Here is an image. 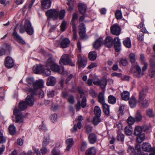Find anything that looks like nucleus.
I'll list each match as a JSON object with an SVG mask.
<instances>
[{
  "label": "nucleus",
  "mask_w": 155,
  "mask_h": 155,
  "mask_svg": "<svg viewBox=\"0 0 155 155\" xmlns=\"http://www.w3.org/2000/svg\"><path fill=\"white\" fill-rule=\"evenodd\" d=\"M26 80L27 85L29 87L33 86V88H31L30 90V92L32 95L37 94L38 90L43 87L44 82L41 80H37L34 82V80L33 77H28Z\"/></svg>",
  "instance_id": "nucleus-1"
},
{
  "label": "nucleus",
  "mask_w": 155,
  "mask_h": 155,
  "mask_svg": "<svg viewBox=\"0 0 155 155\" xmlns=\"http://www.w3.org/2000/svg\"><path fill=\"white\" fill-rule=\"evenodd\" d=\"M129 58L130 61L133 64V66L136 69V71L134 75L137 77H140L143 75V73H141V68L137 62H136L135 56L133 53H131L129 55Z\"/></svg>",
  "instance_id": "nucleus-2"
},
{
  "label": "nucleus",
  "mask_w": 155,
  "mask_h": 155,
  "mask_svg": "<svg viewBox=\"0 0 155 155\" xmlns=\"http://www.w3.org/2000/svg\"><path fill=\"white\" fill-rule=\"evenodd\" d=\"M27 107H15L13 110V114L15 116V121L17 123H22L24 122V117L21 111Z\"/></svg>",
  "instance_id": "nucleus-3"
},
{
  "label": "nucleus",
  "mask_w": 155,
  "mask_h": 155,
  "mask_svg": "<svg viewBox=\"0 0 155 155\" xmlns=\"http://www.w3.org/2000/svg\"><path fill=\"white\" fill-rule=\"evenodd\" d=\"M35 103V99L32 95H28L25 98V101H21L19 103V107H27L33 106Z\"/></svg>",
  "instance_id": "nucleus-4"
},
{
  "label": "nucleus",
  "mask_w": 155,
  "mask_h": 155,
  "mask_svg": "<svg viewBox=\"0 0 155 155\" xmlns=\"http://www.w3.org/2000/svg\"><path fill=\"white\" fill-rule=\"evenodd\" d=\"M59 64H61L69 65L72 66H75V64L73 63L70 58L68 54L63 55L60 59Z\"/></svg>",
  "instance_id": "nucleus-5"
},
{
  "label": "nucleus",
  "mask_w": 155,
  "mask_h": 155,
  "mask_svg": "<svg viewBox=\"0 0 155 155\" xmlns=\"http://www.w3.org/2000/svg\"><path fill=\"white\" fill-rule=\"evenodd\" d=\"M146 93L144 90H142L140 93L139 96V102L144 107L147 106L149 105V102L147 100H144L143 101L142 100L144 98Z\"/></svg>",
  "instance_id": "nucleus-6"
},
{
  "label": "nucleus",
  "mask_w": 155,
  "mask_h": 155,
  "mask_svg": "<svg viewBox=\"0 0 155 155\" xmlns=\"http://www.w3.org/2000/svg\"><path fill=\"white\" fill-rule=\"evenodd\" d=\"M50 68L52 71L56 72H58L61 73L63 75H67L68 74V72L64 70V68H62V70H60L59 65L55 62Z\"/></svg>",
  "instance_id": "nucleus-7"
},
{
  "label": "nucleus",
  "mask_w": 155,
  "mask_h": 155,
  "mask_svg": "<svg viewBox=\"0 0 155 155\" xmlns=\"http://www.w3.org/2000/svg\"><path fill=\"white\" fill-rule=\"evenodd\" d=\"M24 26L25 31L28 34L32 35L34 33V30L29 21L26 20L25 21Z\"/></svg>",
  "instance_id": "nucleus-8"
},
{
  "label": "nucleus",
  "mask_w": 155,
  "mask_h": 155,
  "mask_svg": "<svg viewBox=\"0 0 155 155\" xmlns=\"http://www.w3.org/2000/svg\"><path fill=\"white\" fill-rule=\"evenodd\" d=\"M46 14L48 18L56 19L58 17L59 11L54 9H50L46 12Z\"/></svg>",
  "instance_id": "nucleus-9"
},
{
  "label": "nucleus",
  "mask_w": 155,
  "mask_h": 155,
  "mask_svg": "<svg viewBox=\"0 0 155 155\" xmlns=\"http://www.w3.org/2000/svg\"><path fill=\"white\" fill-rule=\"evenodd\" d=\"M78 64L79 68H84L86 65L87 64V59L85 57L82 58L81 54H79L78 56Z\"/></svg>",
  "instance_id": "nucleus-10"
},
{
  "label": "nucleus",
  "mask_w": 155,
  "mask_h": 155,
  "mask_svg": "<svg viewBox=\"0 0 155 155\" xmlns=\"http://www.w3.org/2000/svg\"><path fill=\"white\" fill-rule=\"evenodd\" d=\"M110 31L111 33L116 35H119L120 33L121 29L117 24H115L110 28Z\"/></svg>",
  "instance_id": "nucleus-11"
},
{
  "label": "nucleus",
  "mask_w": 155,
  "mask_h": 155,
  "mask_svg": "<svg viewBox=\"0 0 155 155\" xmlns=\"http://www.w3.org/2000/svg\"><path fill=\"white\" fill-rule=\"evenodd\" d=\"M12 36L14 39L18 43L22 44H24L25 43V41L16 32L15 28L14 31L12 33Z\"/></svg>",
  "instance_id": "nucleus-12"
},
{
  "label": "nucleus",
  "mask_w": 155,
  "mask_h": 155,
  "mask_svg": "<svg viewBox=\"0 0 155 155\" xmlns=\"http://www.w3.org/2000/svg\"><path fill=\"white\" fill-rule=\"evenodd\" d=\"M114 44L115 50L117 52L119 51L121 49V43L120 40L118 38L116 37L114 39Z\"/></svg>",
  "instance_id": "nucleus-13"
},
{
  "label": "nucleus",
  "mask_w": 155,
  "mask_h": 155,
  "mask_svg": "<svg viewBox=\"0 0 155 155\" xmlns=\"http://www.w3.org/2000/svg\"><path fill=\"white\" fill-rule=\"evenodd\" d=\"M5 66L8 68H11L14 65L13 60L9 57H7L5 61Z\"/></svg>",
  "instance_id": "nucleus-14"
},
{
  "label": "nucleus",
  "mask_w": 155,
  "mask_h": 155,
  "mask_svg": "<svg viewBox=\"0 0 155 155\" xmlns=\"http://www.w3.org/2000/svg\"><path fill=\"white\" fill-rule=\"evenodd\" d=\"M79 35L82 38H84L85 36L86 32V28L83 23H81L79 26Z\"/></svg>",
  "instance_id": "nucleus-15"
},
{
  "label": "nucleus",
  "mask_w": 155,
  "mask_h": 155,
  "mask_svg": "<svg viewBox=\"0 0 155 155\" xmlns=\"http://www.w3.org/2000/svg\"><path fill=\"white\" fill-rule=\"evenodd\" d=\"M104 95V92H101L99 93L98 96L99 101L102 105L103 107H109L107 104L105 103Z\"/></svg>",
  "instance_id": "nucleus-16"
},
{
  "label": "nucleus",
  "mask_w": 155,
  "mask_h": 155,
  "mask_svg": "<svg viewBox=\"0 0 155 155\" xmlns=\"http://www.w3.org/2000/svg\"><path fill=\"white\" fill-rule=\"evenodd\" d=\"M143 150L147 152L153 151L154 148L151 147V145L148 143H143L142 146Z\"/></svg>",
  "instance_id": "nucleus-17"
},
{
  "label": "nucleus",
  "mask_w": 155,
  "mask_h": 155,
  "mask_svg": "<svg viewBox=\"0 0 155 155\" xmlns=\"http://www.w3.org/2000/svg\"><path fill=\"white\" fill-rule=\"evenodd\" d=\"M78 7L80 13L82 14H84L87 11L86 5L84 3H79Z\"/></svg>",
  "instance_id": "nucleus-18"
},
{
  "label": "nucleus",
  "mask_w": 155,
  "mask_h": 155,
  "mask_svg": "<svg viewBox=\"0 0 155 155\" xmlns=\"http://www.w3.org/2000/svg\"><path fill=\"white\" fill-rule=\"evenodd\" d=\"M103 39L101 38H99L97 39L93 43V47L95 49H97L99 48L103 43Z\"/></svg>",
  "instance_id": "nucleus-19"
},
{
  "label": "nucleus",
  "mask_w": 155,
  "mask_h": 155,
  "mask_svg": "<svg viewBox=\"0 0 155 155\" xmlns=\"http://www.w3.org/2000/svg\"><path fill=\"white\" fill-rule=\"evenodd\" d=\"M33 71L36 74H40L43 71V67L40 64L36 65L33 68Z\"/></svg>",
  "instance_id": "nucleus-20"
},
{
  "label": "nucleus",
  "mask_w": 155,
  "mask_h": 155,
  "mask_svg": "<svg viewBox=\"0 0 155 155\" xmlns=\"http://www.w3.org/2000/svg\"><path fill=\"white\" fill-rule=\"evenodd\" d=\"M88 141L89 143L92 144L94 143L97 140V137L95 134L92 133L89 134L88 137Z\"/></svg>",
  "instance_id": "nucleus-21"
},
{
  "label": "nucleus",
  "mask_w": 155,
  "mask_h": 155,
  "mask_svg": "<svg viewBox=\"0 0 155 155\" xmlns=\"http://www.w3.org/2000/svg\"><path fill=\"white\" fill-rule=\"evenodd\" d=\"M113 43V39L111 37L108 36L106 38L104 43L105 46L110 48L112 46Z\"/></svg>",
  "instance_id": "nucleus-22"
},
{
  "label": "nucleus",
  "mask_w": 155,
  "mask_h": 155,
  "mask_svg": "<svg viewBox=\"0 0 155 155\" xmlns=\"http://www.w3.org/2000/svg\"><path fill=\"white\" fill-rule=\"evenodd\" d=\"M70 42V41L68 39L64 38L61 42L60 45L62 48H66L68 46Z\"/></svg>",
  "instance_id": "nucleus-23"
},
{
  "label": "nucleus",
  "mask_w": 155,
  "mask_h": 155,
  "mask_svg": "<svg viewBox=\"0 0 155 155\" xmlns=\"http://www.w3.org/2000/svg\"><path fill=\"white\" fill-rule=\"evenodd\" d=\"M6 47L5 49L0 48V56L5 54H7L9 53L11 50V47L9 45H6Z\"/></svg>",
  "instance_id": "nucleus-24"
},
{
  "label": "nucleus",
  "mask_w": 155,
  "mask_h": 155,
  "mask_svg": "<svg viewBox=\"0 0 155 155\" xmlns=\"http://www.w3.org/2000/svg\"><path fill=\"white\" fill-rule=\"evenodd\" d=\"M55 62V60L53 57H51L48 59L45 62V67L50 68Z\"/></svg>",
  "instance_id": "nucleus-25"
},
{
  "label": "nucleus",
  "mask_w": 155,
  "mask_h": 155,
  "mask_svg": "<svg viewBox=\"0 0 155 155\" xmlns=\"http://www.w3.org/2000/svg\"><path fill=\"white\" fill-rule=\"evenodd\" d=\"M41 3L43 7L47 9L50 7L51 5V2L50 0H42Z\"/></svg>",
  "instance_id": "nucleus-26"
},
{
  "label": "nucleus",
  "mask_w": 155,
  "mask_h": 155,
  "mask_svg": "<svg viewBox=\"0 0 155 155\" xmlns=\"http://www.w3.org/2000/svg\"><path fill=\"white\" fill-rule=\"evenodd\" d=\"M66 142L67 145L66 149V150L69 151L70 150L71 147L73 144V140L72 138H68L66 140Z\"/></svg>",
  "instance_id": "nucleus-27"
},
{
  "label": "nucleus",
  "mask_w": 155,
  "mask_h": 155,
  "mask_svg": "<svg viewBox=\"0 0 155 155\" xmlns=\"http://www.w3.org/2000/svg\"><path fill=\"white\" fill-rule=\"evenodd\" d=\"M56 82V79L53 77H49L48 78L47 82L48 86H54Z\"/></svg>",
  "instance_id": "nucleus-28"
},
{
  "label": "nucleus",
  "mask_w": 155,
  "mask_h": 155,
  "mask_svg": "<svg viewBox=\"0 0 155 155\" xmlns=\"http://www.w3.org/2000/svg\"><path fill=\"white\" fill-rule=\"evenodd\" d=\"M96 153V148L94 147H92L86 150V155H95Z\"/></svg>",
  "instance_id": "nucleus-29"
},
{
  "label": "nucleus",
  "mask_w": 155,
  "mask_h": 155,
  "mask_svg": "<svg viewBox=\"0 0 155 155\" xmlns=\"http://www.w3.org/2000/svg\"><path fill=\"white\" fill-rule=\"evenodd\" d=\"M124 131L126 134L128 135H130L133 134V129L132 126L129 125L126 126L124 129Z\"/></svg>",
  "instance_id": "nucleus-30"
},
{
  "label": "nucleus",
  "mask_w": 155,
  "mask_h": 155,
  "mask_svg": "<svg viewBox=\"0 0 155 155\" xmlns=\"http://www.w3.org/2000/svg\"><path fill=\"white\" fill-rule=\"evenodd\" d=\"M97 57V54L95 51H91L88 54V58L91 61L95 60Z\"/></svg>",
  "instance_id": "nucleus-31"
},
{
  "label": "nucleus",
  "mask_w": 155,
  "mask_h": 155,
  "mask_svg": "<svg viewBox=\"0 0 155 155\" xmlns=\"http://www.w3.org/2000/svg\"><path fill=\"white\" fill-rule=\"evenodd\" d=\"M121 96L123 100H127L129 99L130 94L128 92L125 91L122 93Z\"/></svg>",
  "instance_id": "nucleus-32"
},
{
  "label": "nucleus",
  "mask_w": 155,
  "mask_h": 155,
  "mask_svg": "<svg viewBox=\"0 0 155 155\" xmlns=\"http://www.w3.org/2000/svg\"><path fill=\"white\" fill-rule=\"evenodd\" d=\"M101 121L100 116H94L93 118V123L95 125H97Z\"/></svg>",
  "instance_id": "nucleus-33"
},
{
  "label": "nucleus",
  "mask_w": 155,
  "mask_h": 155,
  "mask_svg": "<svg viewBox=\"0 0 155 155\" xmlns=\"http://www.w3.org/2000/svg\"><path fill=\"white\" fill-rule=\"evenodd\" d=\"M137 101L134 96H132L129 99V104L130 107H133L136 105Z\"/></svg>",
  "instance_id": "nucleus-34"
},
{
  "label": "nucleus",
  "mask_w": 155,
  "mask_h": 155,
  "mask_svg": "<svg viewBox=\"0 0 155 155\" xmlns=\"http://www.w3.org/2000/svg\"><path fill=\"white\" fill-rule=\"evenodd\" d=\"M82 124L81 122H78L77 124H74L73 127L71 129L72 132H75L77 130L78 128L80 129L82 127Z\"/></svg>",
  "instance_id": "nucleus-35"
},
{
  "label": "nucleus",
  "mask_w": 155,
  "mask_h": 155,
  "mask_svg": "<svg viewBox=\"0 0 155 155\" xmlns=\"http://www.w3.org/2000/svg\"><path fill=\"white\" fill-rule=\"evenodd\" d=\"M108 102L110 104H114L116 102V98L112 95H110L108 97Z\"/></svg>",
  "instance_id": "nucleus-36"
},
{
  "label": "nucleus",
  "mask_w": 155,
  "mask_h": 155,
  "mask_svg": "<svg viewBox=\"0 0 155 155\" xmlns=\"http://www.w3.org/2000/svg\"><path fill=\"white\" fill-rule=\"evenodd\" d=\"M123 43L126 47L129 48L131 47V44L130 39L129 38L125 39L123 41Z\"/></svg>",
  "instance_id": "nucleus-37"
},
{
  "label": "nucleus",
  "mask_w": 155,
  "mask_h": 155,
  "mask_svg": "<svg viewBox=\"0 0 155 155\" xmlns=\"http://www.w3.org/2000/svg\"><path fill=\"white\" fill-rule=\"evenodd\" d=\"M142 128L140 126H137L135 127L134 130V134L136 135H139L142 133Z\"/></svg>",
  "instance_id": "nucleus-38"
},
{
  "label": "nucleus",
  "mask_w": 155,
  "mask_h": 155,
  "mask_svg": "<svg viewBox=\"0 0 155 155\" xmlns=\"http://www.w3.org/2000/svg\"><path fill=\"white\" fill-rule=\"evenodd\" d=\"M137 136V141L139 143H141L145 138V135L141 133L139 135Z\"/></svg>",
  "instance_id": "nucleus-39"
},
{
  "label": "nucleus",
  "mask_w": 155,
  "mask_h": 155,
  "mask_svg": "<svg viewBox=\"0 0 155 155\" xmlns=\"http://www.w3.org/2000/svg\"><path fill=\"white\" fill-rule=\"evenodd\" d=\"M8 129L11 135L14 134L16 132V127L13 124H11L9 126Z\"/></svg>",
  "instance_id": "nucleus-40"
},
{
  "label": "nucleus",
  "mask_w": 155,
  "mask_h": 155,
  "mask_svg": "<svg viewBox=\"0 0 155 155\" xmlns=\"http://www.w3.org/2000/svg\"><path fill=\"white\" fill-rule=\"evenodd\" d=\"M100 81L98 86H100L101 88L103 89L105 88L107 84V80L106 79H103L101 80Z\"/></svg>",
  "instance_id": "nucleus-41"
},
{
  "label": "nucleus",
  "mask_w": 155,
  "mask_h": 155,
  "mask_svg": "<svg viewBox=\"0 0 155 155\" xmlns=\"http://www.w3.org/2000/svg\"><path fill=\"white\" fill-rule=\"evenodd\" d=\"M94 113L95 116H101V111L100 107H94Z\"/></svg>",
  "instance_id": "nucleus-42"
},
{
  "label": "nucleus",
  "mask_w": 155,
  "mask_h": 155,
  "mask_svg": "<svg viewBox=\"0 0 155 155\" xmlns=\"http://www.w3.org/2000/svg\"><path fill=\"white\" fill-rule=\"evenodd\" d=\"M51 141L52 142L53 140H50L49 137L45 138L42 143V146H46Z\"/></svg>",
  "instance_id": "nucleus-43"
},
{
  "label": "nucleus",
  "mask_w": 155,
  "mask_h": 155,
  "mask_svg": "<svg viewBox=\"0 0 155 155\" xmlns=\"http://www.w3.org/2000/svg\"><path fill=\"white\" fill-rule=\"evenodd\" d=\"M67 4L69 7L68 8V10L71 11L73 9V6L74 5L73 1L72 0H67Z\"/></svg>",
  "instance_id": "nucleus-44"
},
{
  "label": "nucleus",
  "mask_w": 155,
  "mask_h": 155,
  "mask_svg": "<svg viewBox=\"0 0 155 155\" xmlns=\"http://www.w3.org/2000/svg\"><path fill=\"white\" fill-rule=\"evenodd\" d=\"M142 118V116L140 112L138 110L137 114L135 115V119L137 121H140Z\"/></svg>",
  "instance_id": "nucleus-45"
},
{
  "label": "nucleus",
  "mask_w": 155,
  "mask_h": 155,
  "mask_svg": "<svg viewBox=\"0 0 155 155\" xmlns=\"http://www.w3.org/2000/svg\"><path fill=\"white\" fill-rule=\"evenodd\" d=\"M116 18L118 19H121L122 17V15L121 12L119 10H117L115 13Z\"/></svg>",
  "instance_id": "nucleus-46"
},
{
  "label": "nucleus",
  "mask_w": 155,
  "mask_h": 155,
  "mask_svg": "<svg viewBox=\"0 0 155 155\" xmlns=\"http://www.w3.org/2000/svg\"><path fill=\"white\" fill-rule=\"evenodd\" d=\"M135 121V118L132 117H129L127 120V123L130 125L133 124Z\"/></svg>",
  "instance_id": "nucleus-47"
},
{
  "label": "nucleus",
  "mask_w": 155,
  "mask_h": 155,
  "mask_svg": "<svg viewBox=\"0 0 155 155\" xmlns=\"http://www.w3.org/2000/svg\"><path fill=\"white\" fill-rule=\"evenodd\" d=\"M40 151L42 155H44L46 154L48 152V150L46 146H42V147L40 149Z\"/></svg>",
  "instance_id": "nucleus-48"
},
{
  "label": "nucleus",
  "mask_w": 155,
  "mask_h": 155,
  "mask_svg": "<svg viewBox=\"0 0 155 155\" xmlns=\"http://www.w3.org/2000/svg\"><path fill=\"white\" fill-rule=\"evenodd\" d=\"M68 101L71 104H73L74 102V96L72 95L69 96L67 99Z\"/></svg>",
  "instance_id": "nucleus-49"
},
{
  "label": "nucleus",
  "mask_w": 155,
  "mask_h": 155,
  "mask_svg": "<svg viewBox=\"0 0 155 155\" xmlns=\"http://www.w3.org/2000/svg\"><path fill=\"white\" fill-rule=\"evenodd\" d=\"M78 18V15L76 13H74L73 15L71 21V23L72 24V27L74 25H75L74 21L76 20Z\"/></svg>",
  "instance_id": "nucleus-50"
},
{
  "label": "nucleus",
  "mask_w": 155,
  "mask_h": 155,
  "mask_svg": "<svg viewBox=\"0 0 155 155\" xmlns=\"http://www.w3.org/2000/svg\"><path fill=\"white\" fill-rule=\"evenodd\" d=\"M85 129L87 133H89L92 131L93 127L90 125H87L85 127Z\"/></svg>",
  "instance_id": "nucleus-51"
},
{
  "label": "nucleus",
  "mask_w": 155,
  "mask_h": 155,
  "mask_svg": "<svg viewBox=\"0 0 155 155\" xmlns=\"http://www.w3.org/2000/svg\"><path fill=\"white\" fill-rule=\"evenodd\" d=\"M135 150L137 151V153H135V155H139L141 153L140 146L139 144H137L135 146Z\"/></svg>",
  "instance_id": "nucleus-52"
},
{
  "label": "nucleus",
  "mask_w": 155,
  "mask_h": 155,
  "mask_svg": "<svg viewBox=\"0 0 155 155\" xmlns=\"http://www.w3.org/2000/svg\"><path fill=\"white\" fill-rule=\"evenodd\" d=\"M6 141L5 138L3 136L1 131H0V143H3Z\"/></svg>",
  "instance_id": "nucleus-53"
},
{
  "label": "nucleus",
  "mask_w": 155,
  "mask_h": 155,
  "mask_svg": "<svg viewBox=\"0 0 155 155\" xmlns=\"http://www.w3.org/2000/svg\"><path fill=\"white\" fill-rule=\"evenodd\" d=\"M128 152L130 153V154H131L132 153H134L135 154V153H137L136 152V151L135 150V149L132 146H130L128 147Z\"/></svg>",
  "instance_id": "nucleus-54"
},
{
  "label": "nucleus",
  "mask_w": 155,
  "mask_h": 155,
  "mask_svg": "<svg viewBox=\"0 0 155 155\" xmlns=\"http://www.w3.org/2000/svg\"><path fill=\"white\" fill-rule=\"evenodd\" d=\"M66 22L64 20L61 26V30L62 31H64L66 28Z\"/></svg>",
  "instance_id": "nucleus-55"
},
{
  "label": "nucleus",
  "mask_w": 155,
  "mask_h": 155,
  "mask_svg": "<svg viewBox=\"0 0 155 155\" xmlns=\"http://www.w3.org/2000/svg\"><path fill=\"white\" fill-rule=\"evenodd\" d=\"M73 32L74 33V35L73 36V39L75 40H76L77 38V35L76 32V26L75 25H73Z\"/></svg>",
  "instance_id": "nucleus-56"
},
{
  "label": "nucleus",
  "mask_w": 155,
  "mask_h": 155,
  "mask_svg": "<svg viewBox=\"0 0 155 155\" xmlns=\"http://www.w3.org/2000/svg\"><path fill=\"white\" fill-rule=\"evenodd\" d=\"M51 120L53 122L56 121L57 120V115L55 114L51 115L50 117Z\"/></svg>",
  "instance_id": "nucleus-57"
},
{
  "label": "nucleus",
  "mask_w": 155,
  "mask_h": 155,
  "mask_svg": "<svg viewBox=\"0 0 155 155\" xmlns=\"http://www.w3.org/2000/svg\"><path fill=\"white\" fill-rule=\"evenodd\" d=\"M147 115L150 117H153L154 116L153 110L151 109H149L147 111Z\"/></svg>",
  "instance_id": "nucleus-58"
},
{
  "label": "nucleus",
  "mask_w": 155,
  "mask_h": 155,
  "mask_svg": "<svg viewBox=\"0 0 155 155\" xmlns=\"http://www.w3.org/2000/svg\"><path fill=\"white\" fill-rule=\"evenodd\" d=\"M41 88L38 90L37 91V93H38V92H39V96L40 98H42L44 95V93L43 91L41 90Z\"/></svg>",
  "instance_id": "nucleus-59"
},
{
  "label": "nucleus",
  "mask_w": 155,
  "mask_h": 155,
  "mask_svg": "<svg viewBox=\"0 0 155 155\" xmlns=\"http://www.w3.org/2000/svg\"><path fill=\"white\" fill-rule=\"evenodd\" d=\"M65 15V11L64 10H61L59 14V17L61 19H62L64 17Z\"/></svg>",
  "instance_id": "nucleus-60"
},
{
  "label": "nucleus",
  "mask_w": 155,
  "mask_h": 155,
  "mask_svg": "<svg viewBox=\"0 0 155 155\" xmlns=\"http://www.w3.org/2000/svg\"><path fill=\"white\" fill-rule=\"evenodd\" d=\"M54 91L53 90H49L47 92V94L49 97H52L54 96Z\"/></svg>",
  "instance_id": "nucleus-61"
},
{
  "label": "nucleus",
  "mask_w": 155,
  "mask_h": 155,
  "mask_svg": "<svg viewBox=\"0 0 155 155\" xmlns=\"http://www.w3.org/2000/svg\"><path fill=\"white\" fill-rule=\"evenodd\" d=\"M120 62L122 65L125 66L127 64V60L125 58H121L120 59Z\"/></svg>",
  "instance_id": "nucleus-62"
},
{
  "label": "nucleus",
  "mask_w": 155,
  "mask_h": 155,
  "mask_svg": "<svg viewBox=\"0 0 155 155\" xmlns=\"http://www.w3.org/2000/svg\"><path fill=\"white\" fill-rule=\"evenodd\" d=\"M149 75L151 78L153 77L155 75V71L151 68L149 71Z\"/></svg>",
  "instance_id": "nucleus-63"
},
{
  "label": "nucleus",
  "mask_w": 155,
  "mask_h": 155,
  "mask_svg": "<svg viewBox=\"0 0 155 155\" xmlns=\"http://www.w3.org/2000/svg\"><path fill=\"white\" fill-rule=\"evenodd\" d=\"M117 139L119 140L123 141L124 139V135L121 133L118 134Z\"/></svg>",
  "instance_id": "nucleus-64"
}]
</instances>
